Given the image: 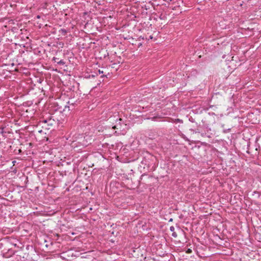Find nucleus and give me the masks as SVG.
Masks as SVG:
<instances>
[{
    "instance_id": "dca6fc26",
    "label": "nucleus",
    "mask_w": 261,
    "mask_h": 261,
    "mask_svg": "<svg viewBox=\"0 0 261 261\" xmlns=\"http://www.w3.org/2000/svg\"><path fill=\"white\" fill-rule=\"evenodd\" d=\"M169 221H172V218H171V219H170Z\"/></svg>"
},
{
    "instance_id": "0eeeda50",
    "label": "nucleus",
    "mask_w": 261,
    "mask_h": 261,
    "mask_svg": "<svg viewBox=\"0 0 261 261\" xmlns=\"http://www.w3.org/2000/svg\"><path fill=\"white\" fill-rule=\"evenodd\" d=\"M59 32L61 33L62 35L65 36L67 33V31L64 29H61L59 30Z\"/></svg>"
},
{
    "instance_id": "423d86ee",
    "label": "nucleus",
    "mask_w": 261,
    "mask_h": 261,
    "mask_svg": "<svg viewBox=\"0 0 261 261\" xmlns=\"http://www.w3.org/2000/svg\"><path fill=\"white\" fill-rule=\"evenodd\" d=\"M53 61L55 63H57L59 65H64L65 64V62L63 60H59V59L57 57H54L53 58Z\"/></svg>"
},
{
    "instance_id": "7ed1b4c3",
    "label": "nucleus",
    "mask_w": 261,
    "mask_h": 261,
    "mask_svg": "<svg viewBox=\"0 0 261 261\" xmlns=\"http://www.w3.org/2000/svg\"><path fill=\"white\" fill-rule=\"evenodd\" d=\"M152 179V176L143 174L140 177L139 183L140 184H143L148 186H151V182L150 180Z\"/></svg>"
},
{
    "instance_id": "a211bd4d",
    "label": "nucleus",
    "mask_w": 261,
    "mask_h": 261,
    "mask_svg": "<svg viewBox=\"0 0 261 261\" xmlns=\"http://www.w3.org/2000/svg\"><path fill=\"white\" fill-rule=\"evenodd\" d=\"M119 121H122V119L120 118V119H119Z\"/></svg>"
},
{
    "instance_id": "1a4fd4ad",
    "label": "nucleus",
    "mask_w": 261,
    "mask_h": 261,
    "mask_svg": "<svg viewBox=\"0 0 261 261\" xmlns=\"http://www.w3.org/2000/svg\"><path fill=\"white\" fill-rule=\"evenodd\" d=\"M166 17V16L165 15H163V14H161L160 16H159V18L161 19H164Z\"/></svg>"
},
{
    "instance_id": "f257e3e1",
    "label": "nucleus",
    "mask_w": 261,
    "mask_h": 261,
    "mask_svg": "<svg viewBox=\"0 0 261 261\" xmlns=\"http://www.w3.org/2000/svg\"><path fill=\"white\" fill-rule=\"evenodd\" d=\"M58 120L54 114L43 116L39 121V125L45 130H49L58 124Z\"/></svg>"
},
{
    "instance_id": "6e6552de",
    "label": "nucleus",
    "mask_w": 261,
    "mask_h": 261,
    "mask_svg": "<svg viewBox=\"0 0 261 261\" xmlns=\"http://www.w3.org/2000/svg\"><path fill=\"white\" fill-rule=\"evenodd\" d=\"M38 125H39V123L38 124V125L36 126V130H37V131L38 133H41L42 132H43V129H40L39 127H41V126H38Z\"/></svg>"
},
{
    "instance_id": "20e7f679",
    "label": "nucleus",
    "mask_w": 261,
    "mask_h": 261,
    "mask_svg": "<svg viewBox=\"0 0 261 261\" xmlns=\"http://www.w3.org/2000/svg\"><path fill=\"white\" fill-rule=\"evenodd\" d=\"M52 107L53 108L54 111H59L60 113L66 111V109H68V111L70 110L69 106H65L64 107H63L62 106H60L58 102L53 103Z\"/></svg>"
},
{
    "instance_id": "4468645a",
    "label": "nucleus",
    "mask_w": 261,
    "mask_h": 261,
    "mask_svg": "<svg viewBox=\"0 0 261 261\" xmlns=\"http://www.w3.org/2000/svg\"><path fill=\"white\" fill-rule=\"evenodd\" d=\"M98 72H99V73H103V71H100V70H98Z\"/></svg>"
},
{
    "instance_id": "f03ea898",
    "label": "nucleus",
    "mask_w": 261,
    "mask_h": 261,
    "mask_svg": "<svg viewBox=\"0 0 261 261\" xmlns=\"http://www.w3.org/2000/svg\"><path fill=\"white\" fill-rule=\"evenodd\" d=\"M156 160L155 157L152 155H149L147 157H145L141 162L142 165H146L148 169L153 168L154 163V161Z\"/></svg>"
},
{
    "instance_id": "39448f33",
    "label": "nucleus",
    "mask_w": 261,
    "mask_h": 261,
    "mask_svg": "<svg viewBox=\"0 0 261 261\" xmlns=\"http://www.w3.org/2000/svg\"><path fill=\"white\" fill-rule=\"evenodd\" d=\"M80 100L78 98V94L77 93H74L73 96L69 99L68 104L69 105H77L80 103Z\"/></svg>"
},
{
    "instance_id": "ddd939ff",
    "label": "nucleus",
    "mask_w": 261,
    "mask_h": 261,
    "mask_svg": "<svg viewBox=\"0 0 261 261\" xmlns=\"http://www.w3.org/2000/svg\"><path fill=\"white\" fill-rule=\"evenodd\" d=\"M113 129H116V128H117V126H116V125H115V126H114L113 127Z\"/></svg>"
},
{
    "instance_id": "9b49d317",
    "label": "nucleus",
    "mask_w": 261,
    "mask_h": 261,
    "mask_svg": "<svg viewBox=\"0 0 261 261\" xmlns=\"http://www.w3.org/2000/svg\"><path fill=\"white\" fill-rule=\"evenodd\" d=\"M174 229H175V228H174V227L173 226H171L170 227V230L171 231H172V232H174Z\"/></svg>"
},
{
    "instance_id": "f8f14e48",
    "label": "nucleus",
    "mask_w": 261,
    "mask_h": 261,
    "mask_svg": "<svg viewBox=\"0 0 261 261\" xmlns=\"http://www.w3.org/2000/svg\"><path fill=\"white\" fill-rule=\"evenodd\" d=\"M187 252H188V253H189V252H191V249H189L188 250Z\"/></svg>"
},
{
    "instance_id": "f3484780",
    "label": "nucleus",
    "mask_w": 261,
    "mask_h": 261,
    "mask_svg": "<svg viewBox=\"0 0 261 261\" xmlns=\"http://www.w3.org/2000/svg\"><path fill=\"white\" fill-rule=\"evenodd\" d=\"M37 17L38 18H40V16L38 15V16H37Z\"/></svg>"
},
{
    "instance_id": "2eb2a0df",
    "label": "nucleus",
    "mask_w": 261,
    "mask_h": 261,
    "mask_svg": "<svg viewBox=\"0 0 261 261\" xmlns=\"http://www.w3.org/2000/svg\"><path fill=\"white\" fill-rule=\"evenodd\" d=\"M149 38L151 39H152V37L151 36H150Z\"/></svg>"
},
{
    "instance_id": "9d476101",
    "label": "nucleus",
    "mask_w": 261,
    "mask_h": 261,
    "mask_svg": "<svg viewBox=\"0 0 261 261\" xmlns=\"http://www.w3.org/2000/svg\"><path fill=\"white\" fill-rule=\"evenodd\" d=\"M172 236L174 238H176V237H177V235L176 233L174 231V232H173V233L172 234Z\"/></svg>"
}]
</instances>
